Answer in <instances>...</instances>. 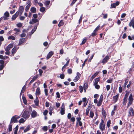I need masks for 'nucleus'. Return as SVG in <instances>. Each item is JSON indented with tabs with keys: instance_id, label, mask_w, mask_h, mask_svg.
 <instances>
[{
	"instance_id": "58",
	"label": "nucleus",
	"mask_w": 134,
	"mask_h": 134,
	"mask_svg": "<svg viewBox=\"0 0 134 134\" xmlns=\"http://www.w3.org/2000/svg\"><path fill=\"white\" fill-rule=\"evenodd\" d=\"M43 130L44 131H46L47 130V126L43 127L42 128Z\"/></svg>"
},
{
	"instance_id": "52",
	"label": "nucleus",
	"mask_w": 134,
	"mask_h": 134,
	"mask_svg": "<svg viewBox=\"0 0 134 134\" xmlns=\"http://www.w3.org/2000/svg\"><path fill=\"white\" fill-rule=\"evenodd\" d=\"M56 97L58 98H59L60 97V94L59 93V92H56Z\"/></svg>"
},
{
	"instance_id": "11",
	"label": "nucleus",
	"mask_w": 134,
	"mask_h": 134,
	"mask_svg": "<svg viewBox=\"0 0 134 134\" xmlns=\"http://www.w3.org/2000/svg\"><path fill=\"white\" fill-rule=\"evenodd\" d=\"M82 102L83 104V105L82 107H85L88 101H87V99L86 97L83 98L82 99Z\"/></svg>"
},
{
	"instance_id": "59",
	"label": "nucleus",
	"mask_w": 134,
	"mask_h": 134,
	"mask_svg": "<svg viewBox=\"0 0 134 134\" xmlns=\"http://www.w3.org/2000/svg\"><path fill=\"white\" fill-rule=\"evenodd\" d=\"M68 72L69 74H71L72 73V70L71 69H69L68 70Z\"/></svg>"
},
{
	"instance_id": "2",
	"label": "nucleus",
	"mask_w": 134,
	"mask_h": 134,
	"mask_svg": "<svg viewBox=\"0 0 134 134\" xmlns=\"http://www.w3.org/2000/svg\"><path fill=\"white\" fill-rule=\"evenodd\" d=\"M20 117V116H17L16 115L13 116L11 119L10 123L12 124L13 122H18L17 119L19 118Z\"/></svg>"
},
{
	"instance_id": "54",
	"label": "nucleus",
	"mask_w": 134,
	"mask_h": 134,
	"mask_svg": "<svg viewBox=\"0 0 134 134\" xmlns=\"http://www.w3.org/2000/svg\"><path fill=\"white\" fill-rule=\"evenodd\" d=\"M44 91L45 95L47 96L48 95L47 89L45 88L44 90Z\"/></svg>"
},
{
	"instance_id": "51",
	"label": "nucleus",
	"mask_w": 134,
	"mask_h": 134,
	"mask_svg": "<svg viewBox=\"0 0 134 134\" xmlns=\"http://www.w3.org/2000/svg\"><path fill=\"white\" fill-rule=\"evenodd\" d=\"M116 6V5L114 3L113 4H111V5L110 8H115Z\"/></svg>"
},
{
	"instance_id": "57",
	"label": "nucleus",
	"mask_w": 134,
	"mask_h": 134,
	"mask_svg": "<svg viewBox=\"0 0 134 134\" xmlns=\"http://www.w3.org/2000/svg\"><path fill=\"white\" fill-rule=\"evenodd\" d=\"M64 75L63 74H61L60 76V77L62 79H63L64 77Z\"/></svg>"
},
{
	"instance_id": "14",
	"label": "nucleus",
	"mask_w": 134,
	"mask_h": 134,
	"mask_svg": "<svg viewBox=\"0 0 134 134\" xmlns=\"http://www.w3.org/2000/svg\"><path fill=\"white\" fill-rule=\"evenodd\" d=\"M24 8L23 6L20 7L19 8V12H18L19 13V14L21 15L24 11Z\"/></svg>"
},
{
	"instance_id": "7",
	"label": "nucleus",
	"mask_w": 134,
	"mask_h": 134,
	"mask_svg": "<svg viewBox=\"0 0 134 134\" xmlns=\"http://www.w3.org/2000/svg\"><path fill=\"white\" fill-rule=\"evenodd\" d=\"M110 57H109L108 55L106 56L103 59L102 63L104 64L106 62H107L110 59Z\"/></svg>"
},
{
	"instance_id": "28",
	"label": "nucleus",
	"mask_w": 134,
	"mask_h": 134,
	"mask_svg": "<svg viewBox=\"0 0 134 134\" xmlns=\"http://www.w3.org/2000/svg\"><path fill=\"white\" fill-rule=\"evenodd\" d=\"M30 125H28L24 130V132H26L29 131L30 129Z\"/></svg>"
},
{
	"instance_id": "26",
	"label": "nucleus",
	"mask_w": 134,
	"mask_h": 134,
	"mask_svg": "<svg viewBox=\"0 0 134 134\" xmlns=\"http://www.w3.org/2000/svg\"><path fill=\"white\" fill-rule=\"evenodd\" d=\"M37 78V76H35L32 79L30 82V84H31Z\"/></svg>"
},
{
	"instance_id": "30",
	"label": "nucleus",
	"mask_w": 134,
	"mask_h": 134,
	"mask_svg": "<svg viewBox=\"0 0 134 134\" xmlns=\"http://www.w3.org/2000/svg\"><path fill=\"white\" fill-rule=\"evenodd\" d=\"M13 124L10 123L8 128L9 132L11 131L12 130V125Z\"/></svg>"
},
{
	"instance_id": "64",
	"label": "nucleus",
	"mask_w": 134,
	"mask_h": 134,
	"mask_svg": "<svg viewBox=\"0 0 134 134\" xmlns=\"http://www.w3.org/2000/svg\"><path fill=\"white\" fill-rule=\"evenodd\" d=\"M71 113H69L67 115V117L68 119H70L71 118Z\"/></svg>"
},
{
	"instance_id": "38",
	"label": "nucleus",
	"mask_w": 134,
	"mask_h": 134,
	"mask_svg": "<svg viewBox=\"0 0 134 134\" xmlns=\"http://www.w3.org/2000/svg\"><path fill=\"white\" fill-rule=\"evenodd\" d=\"M81 118L80 117H77L76 118V120L77 121L76 125L78 124V122L81 121Z\"/></svg>"
},
{
	"instance_id": "20",
	"label": "nucleus",
	"mask_w": 134,
	"mask_h": 134,
	"mask_svg": "<svg viewBox=\"0 0 134 134\" xmlns=\"http://www.w3.org/2000/svg\"><path fill=\"white\" fill-rule=\"evenodd\" d=\"M18 14L19 13H18L17 12H16L14 15L13 16L12 18V20H15L18 16Z\"/></svg>"
},
{
	"instance_id": "36",
	"label": "nucleus",
	"mask_w": 134,
	"mask_h": 134,
	"mask_svg": "<svg viewBox=\"0 0 134 134\" xmlns=\"http://www.w3.org/2000/svg\"><path fill=\"white\" fill-rule=\"evenodd\" d=\"M63 21H64L63 20H61L60 21L58 25L59 27L60 26L63 25L64 24Z\"/></svg>"
},
{
	"instance_id": "8",
	"label": "nucleus",
	"mask_w": 134,
	"mask_h": 134,
	"mask_svg": "<svg viewBox=\"0 0 134 134\" xmlns=\"http://www.w3.org/2000/svg\"><path fill=\"white\" fill-rule=\"evenodd\" d=\"M79 72H77V76L74 79L73 81L74 82H76L78 80L81 76Z\"/></svg>"
},
{
	"instance_id": "23",
	"label": "nucleus",
	"mask_w": 134,
	"mask_h": 134,
	"mask_svg": "<svg viewBox=\"0 0 134 134\" xmlns=\"http://www.w3.org/2000/svg\"><path fill=\"white\" fill-rule=\"evenodd\" d=\"M91 107L88 106V107L86 109V114L87 116H88V115L89 113V111L90 109H91Z\"/></svg>"
},
{
	"instance_id": "56",
	"label": "nucleus",
	"mask_w": 134,
	"mask_h": 134,
	"mask_svg": "<svg viewBox=\"0 0 134 134\" xmlns=\"http://www.w3.org/2000/svg\"><path fill=\"white\" fill-rule=\"evenodd\" d=\"M32 20L34 23H36L38 21L37 19H32Z\"/></svg>"
},
{
	"instance_id": "24",
	"label": "nucleus",
	"mask_w": 134,
	"mask_h": 134,
	"mask_svg": "<svg viewBox=\"0 0 134 134\" xmlns=\"http://www.w3.org/2000/svg\"><path fill=\"white\" fill-rule=\"evenodd\" d=\"M36 95H39L40 94V88L38 87L37 88V89L36 91Z\"/></svg>"
},
{
	"instance_id": "31",
	"label": "nucleus",
	"mask_w": 134,
	"mask_h": 134,
	"mask_svg": "<svg viewBox=\"0 0 134 134\" xmlns=\"http://www.w3.org/2000/svg\"><path fill=\"white\" fill-rule=\"evenodd\" d=\"M25 88H26V87H25V86H24L23 87V88L21 90V93H20V97L21 96V94H22V93H24V92L25 91Z\"/></svg>"
},
{
	"instance_id": "55",
	"label": "nucleus",
	"mask_w": 134,
	"mask_h": 134,
	"mask_svg": "<svg viewBox=\"0 0 134 134\" xmlns=\"http://www.w3.org/2000/svg\"><path fill=\"white\" fill-rule=\"evenodd\" d=\"M27 96L29 97V98H30V99H33V96H32V95L31 94H27Z\"/></svg>"
},
{
	"instance_id": "21",
	"label": "nucleus",
	"mask_w": 134,
	"mask_h": 134,
	"mask_svg": "<svg viewBox=\"0 0 134 134\" xmlns=\"http://www.w3.org/2000/svg\"><path fill=\"white\" fill-rule=\"evenodd\" d=\"M35 105L38 106V105L39 101L38 98L36 97V99L34 101Z\"/></svg>"
},
{
	"instance_id": "3",
	"label": "nucleus",
	"mask_w": 134,
	"mask_h": 134,
	"mask_svg": "<svg viewBox=\"0 0 134 134\" xmlns=\"http://www.w3.org/2000/svg\"><path fill=\"white\" fill-rule=\"evenodd\" d=\"M9 15V12L7 11L5 12L4 14V16L1 17V20H6L8 19V17Z\"/></svg>"
},
{
	"instance_id": "15",
	"label": "nucleus",
	"mask_w": 134,
	"mask_h": 134,
	"mask_svg": "<svg viewBox=\"0 0 134 134\" xmlns=\"http://www.w3.org/2000/svg\"><path fill=\"white\" fill-rule=\"evenodd\" d=\"M31 5V3L30 1L29 2V3L27 5L25 8V10L27 12L30 8V7Z\"/></svg>"
},
{
	"instance_id": "12",
	"label": "nucleus",
	"mask_w": 134,
	"mask_h": 134,
	"mask_svg": "<svg viewBox=\"0 0 134 134\" xmlns=\"http://www.w3.org/2000/svg\"><path fill=\"white\" fill-rule=\"evenodd\" d=\"M119 95V94L118 93L115 96L113 97V100L115 103L118 100Z\"/></svg>"
},
{
	"instance_id": "10",
	"label": "nucleus",
	"mask_w": 134,
	"mask_h": 134,
	"mask_svg": "<svg viewBox=\"0 0 134 134\" xmlns=\"http://www.w3.org/2000/svg\"><path fill=\"white\" fill-rule=\"evenodd\" d=\"M38 115L37 113L35 110H33L31 113V116L32 118H35Z\"/></svg>"
},
{
	"instance_id": "50",
	"label": "nucleus",
	"mask_w": 134,
	"mask_h": 134,
	"mask_svg": "<svg viewBox=\"0 0 134 134\" xmlns=\"http://www.w3.org/2000/svg\"><path fill=\"white\" fill-rule=\"evenodd\" d=\"M128 82V80L127 79H126L125 80V82L124 85V87L125 88L126 85L127 84Z\"/></svg>"
},
{
	"instance_id": "33",
	"label": "nucleus",
	"mask_w": 134,
	"mask_h": 134,
	"mask_svg": "<svg viewBox=\"0 0 134 134\" xmlns=\"http://www.w3.org/2000/svg\"><path fill=\"white\" fill-rule=\"evenodd\" d=\"M17 50L16 49V47H14L13 48L12 50V54H15L16 52V51Z\"/></svg>"
},
{
	"instance_id": "25",
	"label": "nucleus",
	"mask_w": 134,
	"mask_h": 134,
	"mask_svg": "<svg viewBox=\"0 0 134 134\" xmlns=\"http://www.w3.org/2000/svg\"><path fill=\"white\" fill-rule=\"evenodd\" d=\"M25 38H21L20 40L19 43V45H20L21 44H23L25 41Z\"/></svg>"
},
{
	"instance_id": "19",
	"label": "nucleus",
	"mask_w": 134,
	"mask_h": 134,
	"mask_svg": "<svg viewBox=\"0 0 134 134\" xmlns=\"http://www.w3.org/2000/svg\"><path fill=\"white\" fill-rule=\"evenodd\" d=\"M102 113L103 117L104 118H105L106 116V112L105 111L103 108H102Z\"/></svg>"
},
{
	"instance_id": "48",
	"label": "nucleus",
	"mask_w": 134,
	"mask_h": 134,
	"mask_svg": "<svg viewBox=\"0 0 134 134\" xmlns=\"http://www.w3.org/2000/svg\"><path fill=\"white\" fill-rule=\"evenodd\" d=\"M25 121L24 119L21 118L20 120L19 121V122L20 123H23L25 122Z\"/></svg>"
},
{
	"instance_id": "46",
	"label": "nucleus",
	"mask_w": 134,
	"mask_h": 134,
	"mask_svg": "<svg viewBox=\"0 0 134 134\" xmlns=\"http://www.w3.org/2000/svg\"><path fill=\"white\" fill-rule=\"evenodd\" d=\"M111 124V120H109L108 121L107 123V125L108 128H109L110 126V125Z\"/></svg>"
},
{
	"instance_id": "53",
	"label": "nucleus",
	"mask_w": 134,
	"mask_h": 134,
	"mask_svg": "<svg viewBox=\"0 0 134 134\" xmlns=\"http://www.w3.org/2000/svg\"><path fill=\"white\" fill-rule=\"evenodd\" d=\"M48 111L47 110H46L44 111V112L43 113V114L44 116H46L47 114L48 113Z\"/></svg>"
},
{
	"instance_id": "16",
	"label": "nucleus",
	"mask_w": 134,
	"mask_h": 134,
	"mask_svg": "<svg viewBox=\"0 0 134 134\" xmlns=\"http://www.w3.org/2000/svg\"><path fill=\"white\" fill-rule=\"evenodd\" d=\"M99 74V72H97L95 73L91 77L90 79V81H92L94 78L95 77Z\"/></svg>"
},
{
	"instance_id": "27",
	"label": "nucleus",
	"mask_w": 134,
	"mask_h": 134,
	"mask_svg": "<svg viewBox=\"0 0 134 134\" xmlns=\"http://www.w3.org/2000/svg\"><path fill=\"white\" fill-rule=\"evenodd\" d=\"M30 11L32 13H35L36 12V9L34 7H32L30 9Z\"/></svg>"
},
{
	"instance_id": "60",
	"label": "nucleus",
	"mask_w": 134,
	"mask_h": 134,
	"mask_svg": "<svg viewBox=\"0 0 134 134\" xmlns=\"http://www.w3.org/2000/svg\"><path fill=\"white\" fill-rule=\"evenodd\" d=\"M119 92L120 93H121L122 91V87L120 86L119 87Z\"/></svg>"
},
{
	"instance_id": "6",
	"label": "nucleus",
	"mask_w": 134,
	"mask_h": 134,
	"mask_svg": "<svg viewBox=\"0 0 134 134\" xmlns=\"http://www.w3.org/2000/svg\"><path fill=\"white\" fill-rule=\"evenodd\" d=\"M65 107L64 103H63L60 111V113L62 115H64L65 113Z\"/></svg>"
},
{
	"instance_id": "41",
	"label": "nucleus",
	"mask_w": 134,
	"mask_h": 134,
	"mask_svg": "<svg viewBox=\"0 0 134 134\" xmlns=\"http://www.w3.org/2000/svg\"><path fill=\"white\" fill-rule=\"evenodd\" d=\"M96 34L97 32L95 31V30H94L91 36L92 37H94L96 35Z\"/></svg>"
},
{
	"instance_id": "4",
	"label": "nucleus",
	"mask_w": 134,
	"mask_h": 134,
	"mask_svg": "<svg viewBox=\"0 0 134 134\" xmlns=\"http://www.w3.org/2000/svg\"><path fill=\"white\" fill-rule=\"evenodd\" d=\"M30 114L27 110H25L23 113L22 116L25 119H27L29 118Z\"/></svg>"
},
{
	"instance_id": "9",
	"label": "nucleus",
	"mask_w": 134,
	"mask_h": 134,
	"mask_svg": "<svg viewBox=\"0 0 134 134\" xmlns=\"http://www.w3.org/2000/svg\"><path fill=\"white\" fill-rule=\"evenodd\" d=\"M129 114L128 115V116L130 117V116H133L134 115V110L131 107L130 108L129 110Z\"/></svg>"
},
{
	"instance_id": "18",
	"label": "nucleus",
	"mask_w": 134,
	"mask_h": 134,
	"mask_svg": "<svg viewBox=\"0 0 134 134\" xmlns=\"http://www.w3.org/2000/svg\"><path fill=\"white\" fill-rule=\"evenodd\" d=\"M53 53L52 51L50 52L47 55L46 58L48 59L50 58L51 56L53 55Z\"/></svg>"
},
{
	"instance_id": "49",
	"label": "nucleus",
	"mask_w": 134,
	"mask_h": 134,
	"mask_svg": "<svg viewBox=\"0 0 134 134\" xmlns=\"http://www.w3.org/2000/svg\"><path fill=\"white\" fill-rule=\"evenodd\" d=\"M94 86H95V88L97 89H99L100 88V86L97 84H94Z\"/></svg>"
},
{
	"instance_id": "13",
	"label": "nucleus",
	"mask_w": 134,
	"mask_h": 134,
	"mask_svg": "<svg viewBox=\"0 0 134 134\" xmlns=\"http://www.w3.org/2000/svg\"><path fill=\"white\" fill-rule=\"evenodd\" d=\"M1 59H3L5 60H6L7 62H8L9 60V58L8 56H5L4 57L2 55H1Z\"/></svg>"
},
{
	"instance_id": "44",
	"label": "nucleus",
	"mask_w": 134,
	"mask_h": 134,
	"mask_svg": "<svg viewBox=\"0 0 134 134\" xmlns=\"http://www.w3.org/2000/svg\"><path fill=\"white\" fill-rule=\"evenodd\" d=\"M80 92L81 93H82L83 91V88L82 86H80L79 87Z\"/></svg>"
},
{
	"instance_id": "37",
	"label": "nucleus",
	"mask_w": 134,
	"mask_h": 134,
	"mask_svg": "<svg viewBox=\"0 0 134 134\" xmlns=\"http://www.w3.org/2000/svg\"><path fill=\"white\" fill-rule=\"evenodd\" d=\"M127 99L125 98H124L123 101L122 102L123 105H125L126 104V102L127 100Z\"/></svg>"
},
{
	"instance_id": "35",
	"label": "nucleus",
	"mask_w": 134,
	"mask_h": 134,
	"mask_svg": "<svg viewBox=\"0 0 134 134\" xmlns=\"http://www.w3.org/2000/svg\"><path fill=\"white\" fill-rule=\"evenodd\" d=\"M90 117L91 118H93L94 116V113L93 111L91 110L90 112Z\"/></svg>"
},
{
	"instance_id": "5",
	"label": "nucleus",
	"mask_w": 134,
	"mask_h": 134,
	"mask_svg": "<svg viewBox=\"0 0 134 134\" xmlns=\"http://www.w3.org/2000/svg\"><path fill=\"white\" fill-rule=\"evenodd\" d=\"M104 121L103 120H102L101 121L99 124V128L102 131H103L105 129V126L104 124Z\"/></svg>"
},
{
	"instance_id": "17",
	"label": "nucleus",
	"mask_w": 134,
	"mask_h": 134,
	"mask_svg": "<svg viewBox=\"0 0 134 134\" xmlns=\"http://www.w3.org/2000/svg\"><path fill=\"white\" fill-rule=\"evenodd\" d=\"M4 62L3 60H1V71L2 70L4 67Z\"/></svg>"
},
{
	"instance_id": "34",
	"label": "nucleus",
	"mask_w": 134,
	"mask_h": 134,
	"mask_svg": "<svg viewBox=\"0 0 134 134\" xmlns=\"http://www.w3.org/2000/svg\"><path fill=\"white\" fill-rule=\"evenodd\" d=\"M15 37L12 35L9 36L8 38V40H15Z\"/></svg>"
},
{
	"instance_id": "45",
	"label": "nucleus",
	"mask_w": 134,
	"mask_h": 134,
	"mask_svg": "<svg viewBox=\"0 0 134 134\" xmlns=\"http://www.w3.org/2000/svg\"><path fill=\"white\" fill-rule=\"evenodd\" d=\"M87 40L86 38H84L83 40L80 45H82L85 44L86 43Z\"/></svg>"
},
{
	"instance_id": "1",
	"label": "nucleus",
	"mask_w": 134,
	"mask_h": 134,
	"mask_svg": "<svg viewBox=\"0 0 134 134\" xmlns=\"http://www.w3.org/2000/svg\"><path fill=\"white\" fill-rule=\"evenodd\" d=\"M128 100H129V102L127 104V107H129L132 104L133 100V96L132 93L130 94L128 98Z\"/></svg>"
},
{
	"instance_id": "42",
	"label": "nucleus",
	"mask_w": 134,
	"mask_h": 134,
	"mask_svg": "<svg viewBox=\"0 0 134 134\" xmlns=\"http://www.w3.org/2000/svg\"><path fill=\"white\" fill-rule=\"evenodd\" d=\"M88 87V85L87 83H85L84 84V86H83V88L87 89Z\"/></svg>"
},
{
	"instance_id": "40",
	"label": "nucleus",
	"mask_w": 134,
	"mask_h": 134,
	"mask_svg": "<svg viewBox=\"0 0 134 134\" xmlns=\"http://www.w3.org/2000/svg\"><path fill=\"white\" fill-rule=\"evenodd\" d=\"M134 23V17L132 19L131 21L129 24V26H131V25H132V23Z\"/></svg>"
},
{
	"instance_id": "47",
	"label": "nucleus",
	"mask_w": 134,
	"mask_h": 134,
	"mask_svg": "<svg viewBox=\"0 0 134 134\" xmlns=\"http://www.w3.org/2000/svg\"><path fill=\"white\" fill-rule=\"evenodd\" d=\"M45 10V8L44 7H42L40 8V11L42 12H44Z\"/></svg>"
},
{
	"instance_id": "62",
	"label": "nucleus",
	"mask_w": 134,
	"mask_h": 134,
	"mask_svg": "<svg viewBox=\"0 0 134 134\" xmlns=\"http://www.w3.org/2000/svg\"><path fill=\"white\" fill-rule=\"evenodd\" d=\"M102 102L99 101L97 104V106H100L102 104Z\"/></svg>"
},
{
	"instance_id": "32",
	"label": "nucleus",
	"mask_w": 134,
	"mask_h": 134,
	"mask_svg": "<svg viewBox=\"0 0 134 134\" xmlns=\"http://www.w3.org/2000/svg\"><path fill=\"white\" fill-rule=\"evenodd\" d=\"M100 78L99 77H98L95 79V81L94 84H97L98 82L99 81Z\"/></svg>"
},
{
	"instance_id": "43",
	"label": "nucleus",
	"mask_w": 134,
	"mask_h": 134,
	"mask_svg": "<svg viewBox=\"0 0 134 134\" xmlns=\"http://www.w3.org/2000/svg\"><path fill=\"white\" fill-rule=\"evenodd\" d=\"M14 30L15 31L16 34H19V32H20V30L17 28H15L14 29Z\"/></svg>"
},
{
	"instance_id": "63",
	"label": "nucleus",
	"mask_w": 134,
	"mask_h": 134,
	"mask_svg": "<svg viewBox=\"0 0 134 134\" xmlns=\"http://www.w3.org/2000/svg\"><path fill=\"white\" fill-rule=\"evenodd\" d=\"M7 46L10 49L13 47V45L12 44H10Z\"/></svg>"
},
{
	"instance_id": "39",
	"label": "nucleus",
	"mask_w": 134,
	"mask_h": 134,
	"mask_svg": "<svg viewBox=\"0 0 134 134\" xmlns=\"http://www.w3.org/2000/svg\"><path fill=\"white\" fill-rule=\"evenodd\" d=\"M129 92L128 91H126L125 96L124 98L127 99V97L129 95Z\"/></svg>"
},
{
	"instance_id": "29",
	"label": "nucleus",
	"mask_w": 134,
	"mask_h": 134,
	"mask_svg": "<svg viewBox=\"0 0 134 134\" xmlns=\"http://www.w3.org/2000/svg\"><path fill=\"white\" fill-rule=\"evenodd\" d=\"M22 99L24 103L25 104H27V100L26 99L25 97L24 96V94L23 95Z\"/></svg>"
},
{
	"instance_id": "22",
	"label": "nucleus",
	"mask_w": 134,
	"mask_h": 134,
	"mask_svg": "<svg viewBox=\"0 0 134 134\" xmlns=\"http://www.w3.org/2000/svg\"><path fill=\"white\" fill-rule=\"evenodd\" d=\"M37 26H35L34 27V28L29 33V34L30 35H31L37 29Z\"/></svg>"
},
{
	"instance_id": "61",
	"label": "nucleus",
	"mask_w": 134,
	"mask_h": 134,
	"mask_svg": "<svg viewBox=\"0 0 134 134\" xmlns=\"http://www.w3.org/2000/svg\"><path fill=\"white\" fill-rule=\"evenodd\" d=\"M103 99V96L102 95H101L100 96V98L99 100V101H100L102 102Z\"/></svg>"
}]
</instances>
